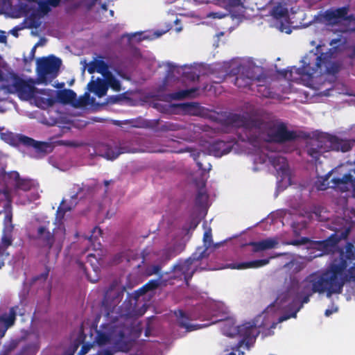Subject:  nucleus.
<instances>
[{
    "label": "nucleus",
    "instance_id": "obj_40",
    "mask_svg": "<svg viewBox=\"0 0 355 355\" xmlns=\"http://www.w3.org/2000/svg\"><path fill=\"white\" fill-rule=\"evenodd\" d=\"M97 72L101 73L104 78L112 73L109 70L108 64L103 60H97Z\"/></svg>",
    "mask_w": 355,
    "mask_h": 355
},
{
    "label": "nucleus",
    "instance_id": "obj_33",
    "mask_svg": "<svg viewBox=\"0 0 355 355\" xmlns=\"http://www.w3.org/2000/svg\"><path fill=\"white\" fill-rule=\"evenodd\" d=\"M36 1V0H20L17 6L19 13L24 16L28 15L31 10L28 3Z\"/></svg>",
    "mask_w": 355,
    "mask_h": 355
},
{
    "label": "nucleus",
    "instance_id": "obj_42",
    "mask_svg": "<svg viewBox=\"0 0 355 355\" xmlns=\"http://www.w3.org/2000/svg\"><path fill=\"white\" fill-rule=\"evenodd\" d=\"M207 199H208V196H207V193L205 192V191H204L203 189H200L198 191L196 196V199H195L196 204L198 206H202L207 202Z\"/></svg>",
    "mask_w": 355,
    "mask_h": 355
},
{
    "label": "nucleus",
    "instance_id": "obj_29",
    "mask_svg": "<svg viewBox=\"0 0 355 355\" xmlns=\"http://www.w3.org/2000/svg\"><path fill=\"white\" fill-rule=\"evenodd\" d=\"M57 99L63 104L72 103L76 99V94L71 89H63L57 92Z\"/></svg>",
    "mask_w": 355,
    "mask_h": 355
},
{
    "label": "nucleus",
    "instance_id": "obj_46",
    "mask_svg": "<svg viewBox=\"0 0 355 355\" xmlns=\"http://www.w3.org/2000/svg\"><path fill=\"white\" fill-rule=\"evenodd\" d=\"M37 4L40 12L43 15L48 14L51 10V7L46 1L39 0L37 1Z\"/></svg>",
    "mask_w": 355,
    "mask_h": 355
},
{
    "label": "nucleus",
    "instance_id": "obj_28",
    "mask_svg": "<svg viewBox=\"0 0 355 355\" xmlns=\"http://www.w3.org/2000/svg\"><path fill=\"white\" fill-rule=\"evenodd\" d=\"M10 233L11 232L4 234L1 238V243L0 244V269L5 266V261L9 256L7 248L11 245L12 243Z\"/></svg>",
    "mask_w": 355,
    "mask_h": 355
},
{
    "label": "nucleus",
    "instance_id": "obj_15",
    "mask_svg": "<svg viewBox=\"0 0 355 355\" xmlns=\"http://www.w3.org/2000/svg\"><path fill=\"white\" fill-rule=\"evenodd\" d=\"M331 181L334 183L331 187L338 189L341 192H345L352 188L354 196H355V168L350 169L342 178H334Z\"/></svg>",
    "mask_w": 355,
    "mask_h": 355
},
{
    "label": "nucleus",
    "instance_id": "obj_64",
    "mask_svg": "<svg viewBox=\"0 0 355 355\" xmlns=\"http://www.w3.org/2000/svg\"><path fill=\"white\" fill-rule=\"evenodd\" d=\"M347 58L350 60H354L355 59V46H353L350 51V52L348 53Z\"/></svg>",
    "mask_w": 355,
    "mask_h": 355
},
{
    "label": "nucleus",
    "instance_id": "obj_51",
    "mask_svg": "<svg viewBox=\"0 0 355 355\" xmlns=\"http://www.w3.org/2000/svg\"><path fill=\"white\" fill-rule=\"evenodd\" d=\"M97 60H94L89 62L88 68H87V71L89 73L92 74V73H94L95 71L97 72Z\"/></svg>",
    "mask_w": 355,
    "mask_h": 355
},
{
    "label": "nucleus",
    "instance_id": "obj_57",
    "mask_svg": "<svg viewBox=\"0 0 355 355\" xmlns=\"http://www.w3.org/2000/svg\"><path fill=\"white\" fill-rule=\"evenodd\" d=\"M116 344L117 347L119 348V349L122 352L128 351L129 349L128 345L125 344L124 346V342H123L121 340H118L116 343Z\"/></svg>",
    "mask_w": 355,
    "mask_h": 355
},
{
    "label": "nucleus",
    "instance_id": "obj_14",
    "mask_svg": "<svg viewBox=\"0 0 355 355\" xmlns=\"http://www.w3.org/2000/svg\"><path fill=\"white\" fill-rule=\"evenodd\" d=\"M21 99L28 100L34 96L35 87L33 84L28 83L22 78L16 76L11 85Z\"/></svg>",
    "mask_w": 355,
    "mask_h": 355
},
{
    "label": "nucleus",
    "instance_id": "obj_41",
    "mask_svg": "<svg viewBox=\"0 0 355 355\" xmlns=\"http://www.w3.org/2000/svg\"><path fill=\"white\" fill-rule=\"evenodd\" d=\"M33 148L37 153H46L48 152V149L51 148V144L45 141H35Z\"/></svg>",
    "mask_w": 355,
    "mask_h": 355
},
{
    "label": "nucleus",
    "instance_id": "obj_10",
    "mask_svg": "<svg viewBox=\"0 0 355 355\" xmlns=\"http://www.w3.org/2000/svg\"><path fill=\"white\" fill-rule=\"evenodd\" d=\"M254 69L251 67H243L241 73L234 79V85L240 89H248L254 91L255 82L260 81L257 78Z\"/></svg>",
    "mask_w": 355,
    "mask_h": 355
},
{
    "label": "nucleus",
    "instance_id": "obj_45",
    "mask_svg": "<svg viewBox=\"0 0 355 355\" xmlns=\"http://www.w3.org/2000/svg\"><path fill=\"white\" fill-rule=\"evenodd\" d=\"M16 318V313L14 308H11L10 310L9 315L6 318H3L2 320L4 321L8 327L12 325L15 322Z\"/></svg>",
    "mask_w": 355,
    "mask_h": 355
},
{
    "label": "nucleus",
    "instance_id": "obj_23",
    "mask_svg": "<svg viewBox=\"0 0 355 355\" xmlns=\"http://www.w3.org/2000/svg\"><path fill=\"white\" fill-rule=\"evenodd\" d=\"M327 141L329 143L327 148L331 150L346 153L349 151L352 148L351 144L349 141L340 139L336 136L329 137Z\"/></svg>",
    "mask_w": 355,
    "mask_h": 355
},
{
    "label": "nucleus",
    "instance_id": "obj_1",
    "mask_svg": "<svg viewBox=\"0 0 355 355\" xmlns=\"http://www.w3.org/2000/svg\"><path fill=\"white\" fill-rule=\"evenodd\" d=\"M333 291L334 288L332 289L331 282L324 270L312 272L303 281L300 292H297L295 286L291 285L277 296V302L283 304L291 301L289 305L291 308L295 309L291 313L280 316L278 321L282 322L291 318H296L297 313L304 304L309 302L310 297L314 293H326L327 296L329 297L333 294H336Z\"/></svg>",
    "mask_w": 355,
    "mask_h": 355
},
{
    "label": "nucleus",
    "instance_id": "obj_61",
    "mask_svg": "<svg viewBox=\"0 0 355 355\" xmlns=\"http://www.w3.org/2000/svg\"><path fill=\"white\" fill-rule=\"evenodd\" d=\"M328 73H336L339 71V67L336 64H332L330 69H327Z\"/></svg>",
    "mask_w": 355,
    "mask_h": 355
},
{
    "label": "nucleus",
    "instance_id": "obj_34",
    "mask_svg": "<svg viewBox=\"0 0 355 355\" xmlns=\"http://www.w3.org/2000/svg\"><path fill=\"white\" fill-rule=\"evenodd\" d=\"M106 83L107 84V88L110 87L115 92H119L121 89V85L120 81L116 79L112 73H110L105 78Z\"/></svg>",
    "mask_w": 355,
    "mask_h": 355
},
{
    "label": "nucleus",
    "instance_id": "obj_44",
    "mask_svg": "<svg viewBox=\"0 0 355 355\" xmlns=\"http://www.w3.org/2000/svg\"><path fill=\"white\" fill-rule=\"evenodd\" d=\"M264 250L274 249L277 248L279 244L278 240L276 238H268L263 240Z\"/></svg>",
    "mask_w": 355,
    "mask_h": 355
},
{
    "label": "nucleus",
    "instance_id": "obj_27",
    "mask_svg": "<svg viewBox=\"0 0 355 355\" xmlns=\"http://www.w3.org/2000/svg\"><path fill=\"white\" fill-rule=\"evenodd\" d=\"M208 150L210 154L215 157H220L229 153L231 151L232 148L227 146L225 141L218 140L210 144Z\"/></svg>",
    "mask_w": 355,
    "mask_h": 355
},
{
    "label": "nucleus",
    "instance_id": "obj_24",
    "mask_svg": "<svg viewBox=\"0 0 355 355\" xmlns=\"http://www.w3.org/2000/svg\"><path fill=\"white\" fill-rule=\"evenodd\" d=\"M268 160L279 173H281L282 175H285L288 173V164L284 157L275 154L268 156Z\"/></svg>",
    "mask_w": 355,
    "mask_h": 355
},
{
    "label": "nucleus",
    "instance_id": "obj_36",
    "mask_svg": "<svg viewBox=\"0 0 355 355\" xmlns=\"http://www.w3.org/2000/svg\"><path fill=\"white\" fill-rule=\"evenodd\" d=\"M311 216L318 221H326L329 219L328 214L321 207L315 208Z\"/></svg>",
    "mask_w": 355,
    "mask_h": 355
},
{
    "label": "nucleus",
    "instance_id": "obj_8",
    "mask_svg": "<svg viewBox=\"0 0 355 355\" xmlns=\"http://www.w3.org/2000/svg\"><path fill=\"white\" fill-rule=\"evenodd\" d=\"M350 231L351 230L349 227H345L341 229L336 228L334 233L327 239L318 241L316 248L322 252L321 254L331 253L334 258L336 257V255L338 254V250L340 249L338 246V242L342 239H346Z\"/></svg>",
    "mask_w": 355,
    "mask_h": 355
},
{
    "label": "nucleus",
    "instance_id": "obj_54",
    "mask_svg": "<svg viewBox=\"0 0 355 355\" xmlns=\"http://www.w3.org/2000/svg\"><path fill=\"white\" fill-rule=\"evenodd\" d=\"M93 346V344H84L83 346H82V348L79 352V354L80 355H84L85 354H87L89 349L92 348V347Z\"/></svg>",
    "mask_w": 355,
    "mask_h": 355
},
{
    "label": "nucleus",
    "instance_id": "obj_7",
    "mask_svg": "<svg viewBox=\"0 0 355 355\" xmlns=\"http://www.w3.org/2000/svg\"><path fill=\"white\" fill-rule=\"evenodd\" d=\"M62 64L60 58L53 55L42 57L37 60L36 70L42 82L46 83L55 78Z\"/></svg>",
    "mask_w": 355,
    "mask_h": 355
},
{
    "label": "nucleus",
    "instance_id": "obj_9",
    "mask_svg": "<svg viewBox=\"0 0 355 355\" xmlns=\"http://www.w3.org/2000/svg\"><path fill=\"white\" fill-rule=\"evenodd\" d=\"M227 122L229 125L243 128L246 130L255 131L258 132L261 119H253L239 114H232L227 118Z\"/></svg>",
    "mask_w": 355,
    "mask_h": 355
},
{
    "label": "nucleus",
    "instance_id": "obj_25",
    "mask_svg": "<svg viewBox=\"0 0 355 355\" xmlns=\"http://www.w3.org/2000/svg\"><path fill=\"white\" fill-rule=\"evenodd\" d=\"M257 78H260V81L255 82L254 90L257 89V93L266 98H270L272 96L270 88L268 86L269 83L268 78L263 73L257 75Z\"/></svg>",
    "mask_w": 355,
    "mask_h": 355
},
{
    "label": "nucleus",
    "instance_id": "obj_37",
    "mask_svg": "<svg viewBox=\"0 0 355 355\" xmlns=\"http://www.w3.org/2000/svg\"><path fill=\"white\" fill-rule=\"evenodd\" d=\"M110 341V336L101 331H97L96 336L95 338V343L99 346L105 345L109 343Z\"/></svg>",
    "mask_w": 355,
    "mask_h": 355
},
{
    "label": "nucleus",
    "instance_id": "obj_18",
    "mask_svg": "<svg viewBox=\"0 0 355 355\" xmlns=\"http://www.w3.org/2000/svg\"><path fill=\"white\" fill-rule=\"evenodd\" d=\"M337 255L338 257L333 258L327 268H331L334 265H338L341 261H345L347 267L349 264L355 260L354 245L351 243H347L345 246V251L344 252L343 250L339 249Z\"/></svg>",
    "mask_w": 355,
    "mask_h": 355
},
{
    "label": "nucleus",
    "instance_id": "obj_52",
    "mask_svg": "<svg viewBox=\"0 0 355 355\" xmlns=\"http://www.w3.org/2000/svg\"><path fill=\"white\" fill-rule=\"evenodd\" d=\"M226 15L231 16L230 12L227 15H225V14H223L219 12H211L207 15V17H211L214 19H222V18L225 17Z\"/></svg>",
    "mask_w": 355,
    "mask_h": 355
},
{
    "label": "nucleus",
    "instance_id": "obj_60",
    "mask_svg": "<svg viewBox=\"0 0 355 355\" xmlns=\"http://www.w3.org/2000/svg\"><path fill=\"white\" fill-rule=\"evenodd\" d=\"M47 3L49 5L50 7H53V8H56L58 7L60 3V1L61 0H45Z\"/></svg>",
    "mask_w": 355,
    "mask_h": 355
},
{
    "label": "nucleus",
    "instance_id": "obj_35",
    "mask_svg": "<svg viewBox=\"0 0 355 355\" xmlns=\"http://www.w3.org/2000/svg\"><path fill=\"white\" fill-rule=\"evenodd\" d=\"M321 141H317L315 147H310L307 150V153L309 156L313 157L315 160L320 158L324 150H322V146L320 144Z\"/></svg>",
    "mask_w": 355,
    "mask_h": 355
},
{
    "label": "nucleus",
    "instance_id": "obj_47",
    "mask_svg": "<svg viewBox=\"0 0 355 355\" xmlns=\"http://www.w3.org/2000/svg\"><path fill=\"white\" fill-rule=\"evenodd\" d=\"M248 245L253 248L252 251L254 252H258L264 250L263 240L259 241H252L250 242Z\"/></svg>",
    "mask_w": 355,
    "mask_h": 355
},
{
    "label": "nucleus",
    "instance_id": "obj_31",
    "mask_svg": "<svg viewBox=\"0 0 355 355\" xmlns=\"http://www.w3.org/2000/svg\"><path fill=\"white\" fill-rule=\"evenodd\" d=\"M270 15L276 20L287 19L288 17V8L281 2L277 3L270 12Z\"/></svg>",
    "mask_w": 355,
    "mask_h": 355
},
{
    "label": "nucleus",
    "instance_id": "obj_56",
    "mask_svg": "<svg viewBox=\"0 0 355 355\" xmlns=\"http://www.w3.org/2000/svg\"><path fill=\"white\" fill-rule=\"evenodd\" d=\"M198 224V223L196 220L193 219L190 222L189 227H184L183 230H186L188 232L191 229L194 230L197 227Z\"/></svg>",
    "mask_w": 355,
    "mask_h": 355
},
{
    "label": "nucleus",
    "instance_id": "obj_58",
    "mask_svg": "<svg viewBox=\"0 0 355 355\" xmlns=\"http://www.w3.org/2000/svg\"><path fill=\"white\" fill-rule=\"evenodd\" d=\"M96 355H114V351L112 349H105L98 351Z\"/></svg>",
    "mask_w": 355,
    "mask_h": 355
},
{
    "label": "nucleus",
    "instance_id": "obj_43",
    "mask_svg": "<svg viewBox=\"0 0 355 355\" xmlns=\"http://www.w3.org/2000/svg\"><path fill=\"white\" fill-rule=\"evenodd\" d=\"M159 130L163 132H169V131H178V130H182V128L179 124L167 121L164 124H163L160 126Z\"/></svg>",
    "mask_w": 355,
    "mask_h": 355
},
{
    "label": "nucleus",
    "instance_id": "obj_32",
    "mask_svg": "<svg viewBox=\"0 0 355 355\" xmlns=\"http://www.w3.org/2000/svg\"><path fill=\"white\" fill-rule=\"evenodd\" d=\"M178 245H174L173 246L166 248V249L163 250L162 257H164L166 261H168L172 258L176 257L178 254H180L182 252V250H178Z\"/></svg>",
    "mask_w": 355,
    "mask_h": 355
},
{
    "label": "nucleus",
    "instance_id": "obj_55",
    "mask_svg": "<svg viewBox=\"0 0 355 355\" xmlns=\"http://www.w3.org/2000/svg\"><path fill=\"white\" fill-rule=\"evenodd\" d=\"M147 292H148V291L144 284L142 287L135 291V297H139L141 295L146 294Z\"/></svg>",
    "mask_w": 355,
    "mask_h": 355
},
{
    "label": "nucleus",
    "instance_id": "obj_50",
    "mask_svg": "<svg viewBox=\"0 0 355 355\" xmlns=\"http://www.w3.org/2000/svg\"><path fill=\"white\" fill-rule=\"evenodd\" d=\"M145 285L148 291H153L159 286V281L158 279H151Z\"/></svg>",
    "mask_w": 355,
    "mask_h": 355
},
{
    "label": "nucleus",
    "instance_id": "obj_5",
    "mask_svg": "<svg viewBox=\"0 0 355 355\" xmlns=\"http://www.w3.org/2000/svg\"><path fill=\"white\" fill-rule=\"evenodd\" d=\"M200 250H202L201 248H198L191 257L185 260H178L177 263L172 267L171 271L179 274L177 277L183 276L187 284H189V282L197 270L198 266H193V263L196 261H201L209 255V254H206V250L198 252Z\"/></svg>",
    "mask_w": 355,
    "mask_h": 355
},
{
    "label": "nucleus",
    "instance_id": "obj_17",
    "mask_svg": "<svg viewBox=\"0 0 355 355\" xmlns=\"http://www.w3.org/2000/svg\"><path fill=\"white\" fill-rule=\"evenodd\" d=\"M87 263H89L91 266L92 272H94V275L92 276L91 272L88 271V268L85 266V264L78 261L77 263L80 269H82L85 274L87 279L92 283H95L98 282L99 279V262L98 259L96 258L94 254H89L87 257Z\"/></svg>",
    "mask_w": 355,
    "mask_h": 355
},
{
    "label": "nucleus",
    "instance_id": "obj_59",
    "mask_svg": "<svg viewBox=\"0 0 355 355\" xmlns=\"http://www.w3.org/2000/svg\"><path fill=\"white\" fill-rule=\"evenodd\" d=\"M207 164H208L207 167H204L202 164L200 162H197L198 167L199 168V169H200L203 171H209L211 170V165L209 162L207 163Z\"/></svg>",
    "mask_w": 355,
    "mask_h": 355
},
{
    "label": "nucleus",
    "instance_id": "obj_3",
    "mask_svg": "<svg viewBox=\"0 0 355 355\" xmlns=\"http://www.w3.org/2000/svg\"><path fill=\"white\" fill-rule=\"evenodd\" d=\"M258 133L266 134L268 141L283 144L294 141L300 138H306L304 133L289 130L285 123L282 121H264L261 119Z\"/></svg>",
    "mask_w": 355,
    "mask_h": 355
},
{
    "label": "nucleus",
    "instance_id": "obj_53",
    "mask_svg": "<svg viewBox=\"0 0 355 355\" xmlns=\"http://www.w3.org/2000/svg\"><path fill=\"white\" fill-rule=\"evenodd\" d=\"M66 211L67 210L62 208L61 205L58 207L56 211V219L62 220L64 218Z\"/></svg>",
    "mask_w": 355,
    "mask_h": 355
},
{
    "label": "nucleus",
    "instance_id": "obj_19",
    "mask_svg": "<svg viewBox=\"0 0 355 355\" xmlns=\"http://www.w3.org/2000/svg\"><path fill=\"white\" fill-rule=\"evenodd\" d=\"M237 333L243 338L242 342L245 343L246 345L254 341L259 334L256 326L250 322L238 326Z\"/></svg>",
    "mask_w": 355,
    "mask_h": 355
},
{
    "label": "nucleus",
    "instance_id": "obj_38",
    "mask_svg": "<svg viewBox=\"0 0 355 355\" xmlns=\"http://www.w3.org/2000/svg\"><path fill=\"white\" fill-rule=\"evenodd\" d=\"M16 140L19 144H21L27 148H33L36 141L33 138L23 135H17Z\"/></svg>",
    "mask_w": 355,
    "mask_h": 355
},
{
    "label": "nucleus",
    "instance_id": "obj_20",
    "mask_svg": "<svg viewBox=\"0 0 355 355\" xmlns=\"http://www.w3.org/2000/svg\"><path fill=\"white\" fill-rule=\"evenodd\" d=\"M174 314L177 318L179 327L185 329L187 332L193 331L206 327L205 324H191L189 322V317L181 309L175 311Z\"/></svg>",
    "mask_w": 355,
    "mask_h": 355
},
{
    "label": "nucleus",
    "instance_id": "obj_48",
    "mask_svg": "<svg viewBox=\"0 0 355 355\" xmlns=\"http://www.w3.org/2000/svg\"><path fill=\"white\" fill-rule=\"evenodd\" d=\"M176 137L184 139V140H190L193 136L190 133V128H183L180 133H178Z\"/></svg>",
    "mask_w": 355,
    "mask_h": 355
},
{
    "label": "nucleus",
    "instance_id": "obj_11",
    "mask_svg": "<svg viewBox=\"0 0 355 355\" xmlns=\"http://www.w3.org/2000/svg\"><path fill=\"white\" fill-rule=\"evenodd\" d=\"M349 7L330 8L324 12V19L332 24H338L342 21H352L355 20L354 15H348Z\"/></svg>",
    "mask_w": 355,
    "mask_h": 355
},
{
    "label": "nucleus",
    "instance_id": "obj_2",
    "mask_svg": "<svg viewBox=\"0 0 355 355\" xmlns=\"http://www.w3.org/2000/svg\"><path fill=\"white\" fill-rule=\"evenodd\" d=\"M326 60L322 54L310 53L303 57L300 67H292L290 70H283L279 73L288 81L302 83L311 80L313 75L321 67Z\"/></svg>",
    "mask_w": 355,
    "mask_h": 355
},
{
    "label": "nucleus",
    "instance_id": "obj_4",
    "mask_svg": "<svg viewBox=\"0 0 355 355\" xmlns=\"http://www.w3.org/2000/svg\"><path fill=\"white\" fill-rule=\"evenodd\" d=\"M345 261H341L338 265H334L331 268H327L324 272L331 282L333 292L340 294L343 292L345 283L355 282V264L347 270Z\"/></svg>",
    "mask_w": 355,
    "mask_h": 355
},
{
    "label": "nucleus",
    "instance_id": "obj_62",
    "mask_svg": "<svg viewBox=\"0 0 355 355\" xmlns=\"http://www.w3.org/2000/svg\"><path fill=\"white\" fill-rule=\"evenodd\" d=\"M120 99H121V98L119 96H110L107 98L108 103H110L112 104L118 103Z\"/></svg>",
    "mask_w": 355,
    "mask_h": 355
},
{
    "label": "nucleus",
    "instance_id": "obj_63",
    "mask_svg": "<svg viewBox=\"0 0 355 355\" xmlns=\"http://www.w3.org/2000/svg\"><path fill=\"white\" fill-rule=\"evenodd\" d=\"M161 270V266L159 265H154L150 268V274H157Z\"/></svg>",
    "mask_w": 355,
    "mask_h": 355
},
{
    "label": "nucleus",
    "instance_id": "obj_13",
    "mask_svg": "<svg viewBox=\"0 0 355 355\" xmlns=\"http://www.w3.org/2000/svg\"><path fill=\"white\" fill-rule=\"evenodd\" d=\"M216 5L230 11L231 18L241 20L244 17L245 7L241 0H214Z\"/></svg>",
    "mask_w": 355,
    "mask_h": 355
},
{
    "label": "nucleus",
    "instance_id": "obj_49",
    "mask_svg": "<svg viewBox=\"0 0 355 355\" xmlns=\"http://www.w3.org/2000/svg\"><path fill=\"white\" fill-rule=\"evenodd\" d=\"M92 235L89 236V239L90 241V242L94 245V247L96 248V244L95 243L97 242V241L98 240V239L97 238V236L95 235V234L96 232H98V234L99 235H101L102 234V230L98 227H95L93 228L92 230Z\"/></svg>",
    "mask_w": 355,
    "mask_h": 355
},
{
    "label": "nucleus",
    "instance_id": "obj_22",
    "mask_svg": "<svg viewBox=\"0 0 355 355\" xmlns=\"http://www.w3.org/2000/svg\"><path fill=\"white\" fill-rule=\"evenodd\" d=\"M87 89L101 98L106 95L107 84L105 78H97L96 80H94V76H92V80L87 84Z\"/></svg>",
    "mask_w": 355,
    "mask_h": 355
},
{
    "label": "nucleus",
    "instance_id": "obj_16",
    "mask_svg": "<svg viewBox=\"0 0 355 355\" xmlns=\"http://www.w3.org/2000/svg\"><path fill=\"white\" fill-rule=\"evenodd\" d=\"M1 196L2 197V209H0V214L1 213H4L5 214L3 219V230L4 232H12L14 228L12 225V201L8 193H3L1 194Z\"/></svg>",
    "mask_w": 355,
    "mask_h": 355
},
{
    "label": "nucleus",
    "instance_id": "obj_12",
    "mask_svg": "<svg viewBox=\"0 0 355 355\" xmlns=\"http://www.w3.org/2000/svg\"><path fill=\"white\" fill-rule=\"evenodd\" d=\"M95 153L98 156L113 160L124 153V148L118 146L114 142L98 143L95 146Z\"/></svg>",
    "mask_w": 355,
    "mask_h": 355
},
{
    "label": "nucleus",
    "instance_id": "obj_26",
    "mask_svg": "<svg viewBox=\"0 0 355 355\" xmlns=\"http://www.w3.org/2000/svg\"><path fill=\"white\" fill-rule=\"evenodd\" d=\"M270 259L253 260L250 261L232 263L230 265L232 269L243 270L247 268H258L269 263Z\"/></svg>",
    "mask_w": 355,
    "mask_h": 355
},
{
    "label": "nucleus",
    "instance_id": "obj_21",
    "mask_svg": "<svg viewBox=\"0 0 355 355\" xmlns=\"http://www.w3.org/2000/svg\"><path fill=\"white\" fill-rule=\"evenodd\" d=\"M8 176L15 181V186L17 189L28 191L35 187V182L33 180L20 178L17 171H10L8 173Z\"/></svg>",
    "mask_w": 355,
    "mask_h": 355
},
{
    "label": "nucleus",
    "instance_id": "obj_30",
    "mask_svg": "<svg viewBox=\"0 0 355 355\" xmlns=\"http://www.w3.org/2000/svg\"><path fill=\"white\" fill-rule=\"evenodd\" d=\"M198 92V87H192L190 89L180 90L170 94L173 100H182L186 98H193L197 96Z\"/></svg>",
    "mask_w": 355,
    "mask_h": 355
},
{
    "label": "nucleus",
    "instance_id": "obj_39",
    "mask_svg": "<svg viewBox=\"0 0 355 355\" xmlns=\"http://www.w3.org/2000/svg\"><path fill=\"white\" fill-rule=\"evenodd\" d=\"M203 243H204V248L200 247L202 250H200L199 252H201L202 250H206V254L207 253L208 248L211 246L213 243L212 240V234H211V230L209 229L208 230L205 231L203 235Z\"/></svg>",
    "mask_w": 355,
    "mask_h": 355
},
{
    "label": "nucleus",
    "instance_id": "obj_6",
    "mask_svg": "<svg viewBox=\"0 0 355 355\" xmlns=\"http://www.w3.org/2000/svg\"><path fill=\"white\" fill-rule=\"evenodd\" d=\"M33 239L40 248L46 252L47 254L53 252L58 255L62 248V242L56 240L53 232L50 231L46 225L38 226Z\"/></svg>",
    "mask_w": 355,
    "mask_h": 355
}]
</instances>
